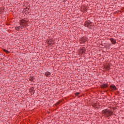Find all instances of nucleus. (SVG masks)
<instances>
[{"label":"nucleus","mask_w":124,"mask_h":124,"mask_svg":"<svg viewBox=\"0 0 124 124\" xmlns=\"http://www.w3.org/2000/svg\"><path fill=\"white\" fill-rule=\"evenodd\" d=\"M102 113L103 115H105V117H106V118H107L108 120L110 119V117H111L112 115H114V112L113 111L110 109H104L102 110Z\"/></svg>","instance_id":"f257e3e1"},{"label":"nucleus","mask_w":124,"mask_h":124,"mask_svg":"<svg viewBox=\"0 0 124 124\" xmlns=\"http://www.w3.org/2000/svg\"><path fill=\"white\" fill-rule=\"evenodd\" d=\"M84 27L88 28L89 30H92L93 27V23L91 20H87L84 22Z\"/></svg>","instance_id":"f03ea898"},{"label":"nucleus","mask_w":124,"mask_h":124,"mask_svg":"<svg viewBox=\"0 0 124 124\" xmlns=\"http://www.w3.org/2000/svg\"><path fill=\"white\" fill-rule=\"evenodd\" d=\"M110 90H112V91H118L117 87H116V85L114 84L110 85Z\"/></svg>","instance_id":"7ed1b4c3"},{"label":"nucleus","mask_w":124,"mask_h":124,"mask_svg":"<svg viewBox=\"0 0 124 124\" xmlns=\"http://www.w3.org/2000/svg\"><path fill=\"white\" fill-rule=\"evenodd\" d=\"M101 88L103 89H106V88H108V84L103 83L102 85H101Z\"/></svg>","instance_id":"20e7f679"},{"label":"nucleus","mask_w":124,"mask_h":124,"mask_svg":"<svg viewBox=\"0 0 124 124\" xmlns=\"http://www.w3.org/2000/svg\"><path fill=\"white\" fill-rule=\"evenodd\" d=\"M80 52H81V54H85V53H86V48L85 47L81 48Z\"/></svg>","instance_id":"39448f33"},{"label":"nucleus","mask_w":124,"mask_h":124,"mask_svg":"<svg viewBox=\"0 0 124 124\" xmlns=\"http://www.w3.org/2000/svg\"><path fill=\"white\" fill-rule=\"evenodd\" d=\"M45 75L46 77H50V75H51V73L49 71H47L45 73Z\"/></svg>","instance_id":"423d86ee"},{"label":"nucleus","mask_w":124,"mask_h":124,"mask_svg":"<svg viewBox=\"0 0 124 124\" xmlns=\"http://www.w3.org/2000/svg\"><path fill=\"white\" fill-rule=\"evenodd\" d=\"M53 41V40L51 39H49L47 40V44H48V46H51L52 44V42Z\"/></svg>","instance_id":"0eeeda50"},{"label":"nucleus","mask_w":124,"mask_h":124,"mask_svg":"<svg viewBox=\"0 0 124 124\" xmlns=\"http://www.w3.org/2000/svg\"><path fill=\"white\" fill-rule=\"evenodd\" d=\"M110 40L111 43H112V44H114V45L116 44V41L115 40V39L110 38Z\"/></svg>","instance_id":"6e6552de"},{"label":"nucleus","mask_w":124,"mask_h":124,"mask_svg":"<svg viewBox=\"0 0 124 124\" xmlns=\"http://www.w3.org/2000/svg\"><path fill=\"white\" fill-rule=\"evenodd\" d=\"M30 93H33V94H34V93H35V91L34 90V88H32L30 90Z\"/></svg>","instance_id":"1a4fd4ad"},{"label":"nucleus","mask_w":124,"mask_h":124,"mask_svg":"<svg viewBox=\"0 0 124 124\" xmlns=\"http://www.w3.org/2000/svg\"><path fill=\"white\" fill-rule=\"evenodd\" d=\"M20 26H22V27H24L25 28V22L23 21H21L20 22Z\"/></svg>","instance_id":"9d476101"},{"label":"nucleus","mask_w":124,"mask_h":124,"mask_svg":"<svg viewBox=\"0 0 124 124\" xmlns=\"http://www.w3.org/2000/svg\"><path fill=\"white\" fill-rule=\"evenodd\" d=\"M35 78H34V77H31L30 78H29V80L31 81V82H33V80H34Z\"/></svg>","instance_id":"9b49d317"},{"label":"nucleus","mask_w":124,"mask_h":124,"mask_svg":"<svg viewBox=\"0 0 124 124\" xmlns=\"http://www.w3.org/2000/svg\"><path fill=\"white\" fill-rule=\"evenodd\" d=\"M3 52H5V53H6V54H9V53H10V52L8 51V50L4 49H3Z\"/></svg>","instance_id":"f8f14e48"},{"label":"nucleus","mask_w":124,"mask_h":124,"mask_svg":"<svg viewBox=\"0 0 124 124\" xmlns=\"http://www.w3.org/2000/svg\"><path fill=\"white\" fill-rule=\"evenodd\" d=\"M24 28H25V27H24V26H22L21 25L18 26V29H21V30H23V29H24Z\"/></svg>","instance_id":"ddd939ff"},{"label":"nucleus","mask_w":124,"mask_h":124,"mask_svg":"<svg viewBox=\"0 0 124 124\" xmlns=\"http://www.w3.org/2000/svg\"><path fill=\"white\" fill-rule=\"evenodd\" d=\"M79 94H80V93L77 92L75 93V95L76 96H78V95H79Z\"/></svg>","instance_id":"4468645a"},{"label":"nucleus","mask_w":124,"mask_h":124,"mask_svg":"<svg viewBox=\"0 0 124 124\" xmlns=\"http://www.w3.org/2000/svg\"><path fill=\"white\" fill-rule=\"evenodd\" d=\"M15 30L16 31H20V29H19V27H15Z\"/></svg>","instance_id":"2eb2a0df"},{"label":"nucleus","mask_w":124,"mask_h":124,"mask_svg":"<svg viewBox=\"0 0 124 124\" xmlns=\"http://www.w3.org/2000/svg\"><path fill=\"white\" fill-rule=\"evenodd\" d=\"M82 40L83 41V42H86V40L85 39V38L82 37L81 38Z\"/></svg>","instance_id":"dca6fc26"},{"label":"nucleus","mask_w":124,"mask_h":124,"mask_svg":"<svg viewBox=\"0 0 124 124\" xmlns=\"http://www.w3.org/2000/svg\"><path fill=\"white\" fill-rule=\"evenodd\" d=\"M117 93L118 94H120V92L117 91Z\"/></svg>","instance_id":"f3484780"},{"label":"nucleus","mask_w":124,"mask_h":124,"mask_svg":"<svg viewBox=\"0 0 124 124\" xmlns=\"http://www.w3.org/2000/svg\"><path fill=\"white\" fill-rule=\"evenodd\" d=\"M85 11H87V9H86Z\"/></svg>","instance_id":"a211bd4d"}]
</instances>
